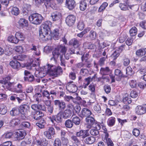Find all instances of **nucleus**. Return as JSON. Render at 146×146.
<instances>
[{
	"mask_svg": "<svg viewBox=\"0 0 146 146\" xmlns=\"http://www.w3.org/2000/svg\"><path fill=\"white\" fill-rule=\"evenodd\" d=\"M85 142L88 144H92L96 140L95 138L92 136L89 137L85 138Z\"/></svg>",
	"mask_w": 146,
	"mask_h": 146,
	"instance_id": "obj_32",
	"label": "nucleus"
},
{
	"mask_svg": "<svg viewBox=\"0 0 146 146\" xmlns=\"http://www.w3.org/2000/svg\"><path fill=\"white\" fill-rule=\"evenodd\" d=\"M110 71V70L108 67H102L100 69V73L103 76L108 75Z\"/></svg>",
	"mask_w": 146,
	"mask_h": 146,
	"instance_id": "obj_27",
	"label": "nucleus"
},
{
	"mask_svg": "<svg viewBox=\"0 0 146 146\" xmlns=\"http://www.w3.org/2000/svg\"><path fill=\"white\" fill-rule=\"evenodd\" d=\"M44 1L45 5L46 8L50 7L53 8L55 3L53 1L51 0H43Z\"/></svg>",
	"mask_w": 146,
	"mask_h": 146,
	"instance_id": "obj_29",
	"label": "nucleus"
},
{
	"mask_svg": "<svg viewBox=\"0 0 146 146\" xmlns=\"http://www.w3.org/2000/svg\"><path fill=\"white\" fill-rule=\"evenodd\" d=\"M11 14L17 16L19 13V9L17 7H13L11 10Z\"/></svg>",
	"mask_w": 146,
	"mask_h": 146,
	"instance_id": "obj_45",
	"label": "nucleus"
},
{
	"mask_svg": "<svg viewBox=\"0 0 146 146\" xmlns=\"http://www.w3.org/2000/svg\"><path fill=\"white\" fill-rule=\"evenodd\" d=\"M70 45L72 46L74 48H78L80 44V42L76 38H74L71 40L69 42Z\"/></svg>",
	"mask_w": 146,
	"mask_h": 146,
	"instance_id": "obj_20",
	"label": "nucleus"
},
{
	"mask_svg": "<svg viewBox=\"0 0 146 146\" xmlns=\"http://www.w3.org/2000/svg\"><path fill=\"white\" fill-rule=\"evenodd\" d=\"M72 141L77 145L79 144L80 143V141L78 138L77 136L72 135L71 137Z\"/></svg>",
	"mask_w": 146,
	"mask_h": 146,
	"instance_id": "obj_61",
	"label": "nucleus"
},
{
	"mask_svg": "<svg viewBox=\"0 0 146 146\" xmlns=\"http://www.w3.org/2000/svg\"><path fill=\"white\" fill-rule=\"evenodd\" d=\"M91 28L90 27H88L85 29L83 31L81 32L80 33H78L77 35V36L80 38L82 37L84 35L87 33L88 32L90 31Z\"/></svg>",
	"mask_w": 146,
	"mask_h": 146,
	"instance_id": "obj_42",
	"label": "nucleus"
},
{
	"mask_svg": "<svg viewBox=\"0 0 146 146\" xmlns=\"http://www.w3.org/2000/svg\"><path fill=\"white\" fill-rule=\"evenodd\" d=\"M96 86V84L92 83L88 86V89L90 91L92 92H95V89Z\"/></svg>",
	"mask_w": 146,
	"mask_h": 146,
	"instance_id": "obj_55",
	"label": "nucleus"
},
{
	"mask_svg": "<svg viewBox=\"0 0 146 146\" xmlns=\"http://www.w3.org/2000/svg\"><path fill=\"white\" fill-rule=\"evenodd\" d=\"M54 102V105L58 108L59 110L62 111L65 109L66 107V104L63 101L57 100H55Z\"/></svg>",
	"mask_w": 146,
	"mask_h": 146,
	"instance_id": "obj_7",
	"label": "nucleus"
},
{
	"mask_svg": "<svg viewBox=\"0 0 146 146\" xmlns=\"http://www.w3.org/2000/svg\"><path fill=\"white\" fill-rule=\"evenodd\" d=\"M24 132L22 131L18 130L15 132V137L18 140H21L24 138Z\"/></svg>",
	"mask_w": 146,
	"mask_h": 146,
	"instance_id": "obj_24",
	"label": "nucleus"
},
{
	"mask_svg": "<svg viewBox=\"0 0 146 146\" xmlns=\"http://www.w3.org/2000/svg\"><path fill=\"white\" fill-rule=\"evenodd\" d=\"M66 6L70 10H72L76 6L74 0H66Z\"/></svg>",
	"mask_w": 146,
	"mask_h": 146,
	"instance_id": "obj_17",
	"label": "nucleus"
},
{
	"mask_svg": "<svg viewBox=\"0 0 146 146\" xmlns=\"http://www.w3.org/2000/svg\"><path fill=\"white\" fill-rule=\"evenodd\" d=\"M51 24L50 21H46L41 25L39 32V36L43 40L46 41L50 39L51 36L48 33H51L50 27Z\"/></svg>",
	"mask_w": 146,
	"mask_h": 146,
	"instance_id": "obj_2",
	"label": "nucleus"
},
{
	"mask_svg": "<svg viewBox=\"0 0 146 146\" xmlns=\"http://www.w3.org/2000/svg\"><path fill=\"white\" fill-rule=\"evenodd\" d=\"M31 108L33 110V111H37V110H40L44 111L46 110V108L45 106L44 105L42 106L40 104H32L31 106Z\"/></svg>",
	"mask_w": 146,
	"mask_h": 146,
	"instance_id": "obj_19",
	"label": "nucleus"
},
{
	"mask_svg": "<svg viewBox=\"0 0 146 146\" xmlns=\"http://www.w3.org/2000/svg\"><path fill=\"white\" fill-rule=\"evenodd\" d=\"M54 134V129L52 127H49L47 131H45L44 133V135L48 139H51L52 136Z\"/></svg>",
	"mask_w": 146,
	"mask_h": 146,
	"instance_id": "obj_15",
	"label": "nucleus"
},
{
	"mask_svg": "<svg viewBox=\"0 0 146 146\" xmlns=\"http://www.w3.org/2000/svg\"><path fill=\"white\" fill-rule=\"evenodd\" d=\"M87 6V4L86 0H83L80 2V10L82 11L85 10L86 9Z\"/></svg>",
	"mask_w": 146,
	"mask_h": 146,
	"instance_id": "obj_28",
	"label": "nucleus"
},
{
	"mask_svg": "<svg viewBox=\"0 0 146 146\" xmlns=\"http://www.w3.org/2000/svg\"><path fill=\"white\" fill-rule=\"evenodd\" d=\"M52 57L51 58V60H55L57 59L60 55V53L57 48L52 52Z\"/></svg>",
	"mask_w": 146,
	"mask_h": 146,
	"instance_id": "obj_31",
	"label": "nucleus"
},
{
	"mask_svg": "<svg viewBox=\"0 0 146 146\" xmlns=\"http://www.w3.org/2000/svg\"><path fill=\"white\" fill-rule=\"evenodd\" d=\"M119 6L121 9L123 11H126L128 10L129 7L131 9V7H130L129 5L124 3H120Z\"/></svg>",
	"mask_w": 146,
	"mask_h": 146,
	"instance_id": "obj_48",
	"label": "nucleus"
},
{
	"mask_svg": "<svg viewBox=\"0 0 146 146\" xmlns=\"http://www.w3.org/2000/svg\"><path fill=\"white\" fill-rule=\"evenodd\" d=\"M80 73L83 76H87L89 73V71L86 69L82 68L81 70Z\"/></svg>",
	"mask_w": 146,
	"mask_h": 146,
	"instance_id": "obj_60",
	"label": "nucleus"
},
{
	"mask_svg": "<svg viewBox=\"0 0 146 146\" xmlns=\"http://www.w3.org/2000/svg\"><path fill=\"white\" fill-rule=\"evenodd\" d=\"M76 135L77 137H82V138L84 139L89 135L88 131L86 130H81L77 132Z\"/></svg>",
	"mask_w": 146,
	"mask_h": 146,
	"instance_id": "obj_16",
	"label": "nucleus"
},
{
	"mask_svg": "<svg viewBox=\"0 0 146 146\" xmlns=\"http://www.w3.org/2000/svg\"><path fill=\"white\" fill-rule=\"evenodd\" d=\"M123 102L126 104H128L131 103L132 100L130 97L126 96L123 98Z\"/></svg>",
	"mask_w": 146,
	"mask_h": 146,
	"instance_id": "obj_54",
	"label": "nucleus"
},
{
	"mask_svg": "<svg viewBox=\"0 0 146 146\" xmlns=\"http://www.w3.org/2000/svg\"><path fill=\"white\" fill-rule=\"evenodd\" d=\"M83 46L85 48L89 49H93L96 48V46L91 42H86L83 44Z\"/></svg>",
	"mask_w": 146,
	"mask_h": 146,
	"instance_id": "obj_30",
	"label": "nucleus"
},
{
	"mask_svg": "<svg viewBox=\"0 0 146 146\" xmlns=\"http://www.w3.org/2000/svg\"><path fill=\"white\" fill-rule=\"evenodd\" d=\"M42 96L41 94L39 93H36L33 96L34 99L38 103L40 101V98Z\"/></svg>",
	"mask_w": 146,
	"mask_h": 146,
	"instance_id": "obj_52",
	"label": "nucleus"
},
{
	"mask_svg": "<svg viewBox=\"0 0 146 146\" xmlns=\"http://www.w3.org/2000/svg\"><path fill=\"white\" fill-rule=\"evenodd\" d=\"M43 70H41L38 72V74L36 73V77L41 78H43L46 76L47 74H49L51 76H57L61 75L63 72L62 68L59 66H56L53 65H49L44 67Z\"/></svg>",
	"mask_w": 146,
	"mask_h": 146,
	"instance_id": "obj_1",
	"label": "nucleus"
},
{
	"mask_svg": "<svg viewBox=\"0 0 146 146\" xmlns=\"http://www.w3.org/2000/svg\"><path fill=\"white\" fill-rule=\"evenodd\" d=\"M85 121L86 127L88 129L91 128L92 125L97 122L93 117L90 116L86 118Z\"/></svg>",
	"mask_w": 146,
	"mask_h": 146,
	"instance_id": "obj_8",
	"label": "nucleus"
},
{
	"mask_svg": "<svg viewBox=\"0 0 146 146\" xmlns=\"http://www.w3.org/2000/svg\"><path fill=\"white\" fill-rule=\"evenodd\" d=\"M62 113L60 111L56 115L50 116L48 117V118L52 123H54V121L60 123L62 121Z\"/></svg>",
	"mask_w": 146,
	"mask_h": 146,
	"instance_id": "obj_6",
	"label": "nucleus"
},
{
	"mask_svg": "<svg viewBox=\"0 0 146 146\" xmlns=\"http://www.w3.org/2000/svg\"><path fill=\"white\" fill-rule=\"evenodd\" d=\"M31 115L35 119H40L41 117L44 116V114L40 111H31Z\"/></svg>",
	"mask_w": 146,
	"mask_h": 146,
	"instance_id": "obj_10",
	"label": "nucleus"
},
{
	"mask_svg": "<svg viewBox=\"0 0 146 146\" xmlns=\"http://www.w3.org/2000/svg\"><path fill=\"white\" fill-rule=\"evenodd\" d=\"M19 109L17 107L13 108L10 111V114L12 116H15L18 115L19 113Z\"/></svg>",
	"mask_w": 146,
	"mask_h": 146,
	"instance_id": "obj_38",
	"label": "nucleus"
},
{
	"mask_svg": "<svg viewBox=\"0 0 146 146\" xmlns=\"http://www.w3.org/2000/svg\"><path fill=\"white\" fill-rule=\"evenodd\" d=\"M114 73L116 77L115 79L117 81H119L123 77V74L121 71L119 69H116L114 71Z\"/></svg>",
	"mask_w": 146,
	"mask_h": 146,
	"instance_id": "obj_22",
	"label": "nucleus"
},
{
	"mask_svg": "<svg viewBox=\"0 0 146 146\" xmlns=\"http://www.w3.org/2000/svg\"><path fill=\"white\" fill-rule=\"evenodd\" d=\"M96 33L93 30H91L89 33V37L91 40H95L96 37Z\"/></svg>",
	"mask_w": 146,
	"mask_h": 146,
	"instance_id": "obj_44",
	"label": "nucleus"
},
{
	"mask_svg": "<svg viewBox=\"0 0 146 146\" xmlns=\"http://www.w3.org/2000/svg\"><path fill=\"white\" fill-rule=\"evenodd\" d=\"M72 120L73 123H74L76 125H79L81 122V120L78 116L73 117L72 119Z\"/></svg>",
	"mask_w": 146,
	"mask_h": 146,
	"instance_id": "obj_50",
	"label": "nucleus"
},
{
	"mask_svg": "<svg viewBox=\"0 0 146 146\" xmlns=\"http://www.w3.org/2000/svg\"><path fill=\"white\" fill-rule=\"evenodd\" d=\"M7 112L6 107L3 104L0 105V114L5 115Z\"/></svg>",
	"mask_w": 146,
	"mask_h": 146,
	"instance_id": "obj_46",
	"label": "nucleus"
},
{
	"mask_svg": "<svg viewBox=\"0 0 146 146\" xmlns=\"http://www.w3.org/2000/svg\"><path fill=\"white\" fill-rule=\"evenodd\" d=\"M51 17L54 21H56L60 20L61 17V14L58 12H55L52 14Z\"/></svg>",
	"mask_w": 146,
	"mask_h": 146,
	"instance_id": "obj_26",
	"label": "nucleus"
},
{
	"mask_svg": "<svg viewBox=\"0 0 146 146\" xmlns=\"http://www.w3.org/2000/svg\"><path fill=\"white\" fill-rule=\"evenodd\" d=\"M108 135L107 134L106 137L104 138V141L107 143V146H114L113 142L111 139L108 138L109 136H108Z\"/></svg>",
	"mask_w": 146,
	"mask_h": 146,
	"instance_id": "obj_37",
	"label": "nucleus"
},
{
	"mask_svg": "<svg viewBox=\"0 0 146 146\" xmlns=\"http://www.w3.org/2000/svg\"><path fill=\"white\" fill-rule=\"evenodd\" d=\"M126 74L128 75H131L134 74L132 68L130 66H128L126 69Z\"/></svg>",
	"mask_w": 146,
	"mask_h": 146,
	"instance_id": "obj_57",
	"label": "nucleus"
},
{
	"mask_svg": "<svg viewBox=\"0 0 146 146\" xmlns=\"http://www.w3.org/2000/svg\"><path fill=\"white\" fill-rule=\"evenodd\" d=\"M53 38L55 40H58L59 38V30L57 29H54L53 31Z\"/></svg>",
	"mask_w": 146,
	"mask_h": 146,
	"instance_id": "obj_49",
	"label": "nucleus"
},
{
	"mask_svg": "<svg viewBox=\"0 0 146 146\" xmlns=\"http://www.w3.org/2000/svg\"><path fill=\"white\" fill-rule=\"evenodd\" d=\"M97 127H96L95 129H91L90 131V134L93 136H96L99 135V132L98 130L97 129Z\"/></svg>",
	"mask_w": 146,
	"mask_h": 146,
	"instance_id": "obj_47",
	"label": "nucleus"
},
{
	"mask_svg": "<svg viewBox=\"0 0 146 146\" xmlns=\"http://www.w3.org/2000/svg\"><path fill=\"white\" fill-rule=\"evenodd\" d=\"M34 79V76L32 75H30L28 76L24 77V80L25 81H28L29 82H32L33 81Z\"/></svg>",
	"mask_w": 146,
	"mask_h": 146,
	"instance_id": "obj_59",
	"label": "nucleus"
},
{
	"mask_svg": "<svg viewBox=\"0 0 146 146\" xmlns=\"http://www.w3.org/2000/svg\"><path fill=\"white\" fill-rule=\"evenodd\" d=\"M20 123V120L18 119H13L10 122V125L12 127L17 125Z\"/></svg>",
	"mask_w": 146,
	"mask_h": 146,
	"instance_id": "obj_43",
	"label": "nucleus"
},
{
	"mask_svg": "<svg viewBox=\"0 0 146 146\" xmlns=\"http://www.w3.org/2000/svg\"><path fill=\"white\" fill-rule=\"evenodd\" d=\"M108 5V4L107 3L104 2L103 3L99 8L98 11L100 12L104 11Z\"/></svg>",
	"mask_w": 146,
	"mask_h": 146,
	"instance_id": "obj_56",
	"label": "nucleus"
},
{
	"mask_svg": "<svg viewBox=\"0 0 146 146\" xmlns=\"http://www.w3.org/2000/svg\"><path fill=\"white\" fill-rule=\"evenodd\" d=\"M18 23L19 27L22 28L25 27H27L28 25V21L23 18L20 19Z\"/></svg>",
	"mask_w": 146,
	"mask_h": 146,
	"instance_id": "obj_21",
	"label": "nucleus"
},
{
	"mask_svg": "<svg viewBox=\"0 0 146 146\" xmlns=\"http://www.w3.org/2000/svg\"><path fill=\"white\" fill-rule=\"evenodd\" d=\"M84 25L82 21H80L78 23L77 25V28L79 30L82 31L84 28Z\"/></svg>",
	"mask_w": 146,
	"mask_h": 146,
	"instance_id": "obj_58",
	"label": "nucleus"
},
{
	"mask_svg": "<svg viewBox=\"0 0 146 146\" xmlns=\"http://www.w3.org/2000/svg\"><path fill=\"white\" fill-rule=\"evenodd\" d=\"M15 37L18 39L19 42V40H23L24 38V36L23 34L21 32H17L15 34Z\"/></svg>",
	"mask_w": 146,
	"mask_h": 146,
	"instance_id": "obj_41",
	"label": "nucleus"
},
{
	"mask_svg": "<svg viewBox=\"0 0 146 146\" xmlns=\"http://www.w3.org/2000/svg\"><path fill=\"white\" fill-rule=\"evenodd\" d=\"M63 117L65 119L70 118L72 115V111L70 110H65L62 113Z\"/></svg>",
	"mask_w": 146,
	"mask_h": 146,
	"instance_id": "obj_25",
	"label": "nucleus"
},
{
	"mask_svg": "<svg viewBox=\"0 0 146 146\" xmlns=\"http://www.w3.org/2000/svg\"><path fill=\"white\" fill-rule=\"evenodd\" d=\"M76 19V17L74 15H69L66 17L65 22L68 26H71L74 24Z\"/></svg>",
	"mask_w": 146,
	"mask_h": 146,
	"instance_id": "obj_11",
	"label": "nucleus"
},
{
	"mask_svg": "<svg viewBox=\"0 0 146 146\" xmlns=\"http://www.w3.org/2000/svg\"><path fill=\"white\" fill-rule=\"evenodd\" d=\"M8 40L9 41L15 44H17L19 42L18 39H17L15 36L14 37L12 35L9 36L8 38Z\"/></svg>",
	"mask_w": 146,
	"mask_h": 146,
	"instance_id": "obj_36",
	"label": "nucleus"
},
{
	"mask_svg": "<svg viewBox=\"0 0 146 146\" xmlns=\"http://www.w3.org/2000/svg\"><path fill=\"white\" fill-rule=\"evenodd\" d=\"M94 110L98 113L101 112V108L100 105L98 104H96L94 106Z\"/></svg>",
	"mask_w": 146,
	"mask_h": 146,
	"instance_id": "obj_63",
	"label": "nucleus"
},
{
	"mask_svg": "<svg viewBox=\"0 0 146 146\" xmlns=\"http://www.w3.org/2000/svg\"><path fill=\"white\" fill-rule=\"evenodd\" d=\"M29 19L31 23L35 25H39L42 22L43 17L40 14L35 13L31 15Z\"/></svg>",
	"mask_w": 146,
	"mask_h": 146,
	"instance_id": "obj_3",
	"label": "nucleus"
},
{
	"mask_svg": "<svg viewBox=\"0 0 146 146\" xmlns=\"http://www.w3.org/2000/svg\"><path fill=\"white\" fill-rule=\"evenodd\" d=\"M30 109L29 106L27 104H23L20 106L19 107V112L23 115L21 116V118L23 119H25L27 118L25 115L27 114L28 111Z\"/></svg>",
	"mask_w": 146,
	"mask_h": 146,
	"instance_id": "obj_4",
	"label": "nucleus"
},
{
	"mask_svg": "<svg viewBox=\"0 0 146 146\" xmlns=\"http://www.w3.org/2000/svg\"><path fill=\"white\" fill-rule=\"evenodd\" d=\"M10 99L13 101H15L17 100L19 103H20L23 100V98L21 97L17 96V95L14 94L13 96H11Z\"/></svg>",
	"mask_w": 146,
	"mask_h": 146,
	"instance_id": "obj_34",
	"label": "nucleus"
},
{
	"mask_svg": "<svg viewBox=\"0 0 146 146\" xmlns=\"http://www.w3.org/2000/svg\"><path fill=\"white\" fill-rule=\"evenodd\" d=\"M57 48L58 49L59 52H60L62 54V55L60 54L61 55H63V56L67 60H68L69 59V56H68V57L67 56L68 54H65L67 51V48L64 46L60 45L57 46Z\"/></svg>",
	"mask_w": 146,
	"mask_h": 146,
	"instance_id": "obj_14",
	"label": "nucleus"
},
{
	"mask_svg": "<svg viewBox=\"0 0 146 146\" xmlns=\"http://www.w3.org/2000/svg\"><path fill=\"white\" fill-rule=\"evenodd\" d=\"M127 38V36L125 34H121L119 38V41L120 43L124 42Z\"/></svg>",
	"mask_w": 146,
	"mask_h": 146,
	"instance_id": "obj_62",
	"label": "nucleus"
},
{
	"mask_svg": "<svg viewBox=\"0 0 146 146\" xmlns=\"http://www.w3.org/2000/svg\"><path fill=\"white\" fill-rule=\"evenodd\" d=\"M92 114L91 111L88 108H84L78 114L79 116L82 118L89 117Z\"/></svg>",
	"mask_w": 146,
	"mask_h": 146,
	"instance_id": "obj_12",
	"label": "nucleus"
},
{
	"mask_svg": "<svg viewBox=\"0 0 146 146\" xmlns=\"http://www.w3.org/2000/svg\"><path fill=\"white\" fill-rule=\"evenodd\" d=\"M125 46V45H122L115 50L111 55V57L113 58V60H116L119 56L120 53L122 51Z\"/></svg>",
	"mask_w": 146,
	"mask_h": 146,
	"instance_id": "obj_9",
	"label": "nucleus"
},
{
	"mask_svg": "<svg viewBox=\"0 0 146 146\" xmlns=\"http://www.w3.org/2000/svg\"><path fill=\"white\" fill-rule=\"evenodd\" d=\"M137 28L134 27H132L129 31L130 35L131 36H133L137 34Z\"/></svg>",
	"mask_w": 146,
	"mask_h": 146,
	"instance_id": "obj_51",
	"label": "nucleus"
},
{
	"mask_svg": "<svg viewBox=\"0 0 146 146\" xmlns=\"http://www.w3.org/2000/svg\"><path fill=\"white\" fill-rule=\"evenodd\" d=\"M115 118L113 117H111L108 119L107 122L109 126L112 127L115 125Z\"/></svg>",
	"mask_w": 146,
	"mask_h": 146,
	"instance_id": "obj_33",
	"label": "nucleus"
},
{
	"mask_svg": "<svg viewBox=\"0 0 146 146\" xmlns=\"http://www.w3.org/2000/svg\"><path fill=\"white\" fill-rule=\"evenodd\" d=\"M146 54V48H141L136 52V55L138 57H141Z\"/></svg>",
	"mask_w": 146,
	"mask_h": 146,
	"instance_id": "obj_23",
	"label": "nucleus"
},
{
	"mask_svg": "<svg viewBox=\"0 0 146 146\" xmlns=\"http://www.w3.org/2000/svg\"><path fill=\"white\" fill-rule=\"evenodd\" d=\"M4 88L7 89L8 90H11L12 86V83L10 82H6L4 85L3 86Z\"/></svg>",
	"mask_w": 146,
	"mask_h": 146,
	"instance_id": "obj_53",
	"label": "nucleus"
},
{
	"mask_svg": "<svg viewBox=\"0 0 146 146\" xmlns=\"http://www.w3.org/2000/svg\"><path fill=\"white\" fill-rule=\"evenodd\" d=\"M136 113L138 115L143 114L146 113V104L144 106H138L135 108Z\"/></svg>",
	"mask_w": 146,
	"mask_h": 146,
	"instance_id": "obj_13",
	"label": "nucleus"
},
{
	"mask_svg": "<svg viewBox=\"0 0 146 146\" xmlns=\"http://www.w3.org/2000/svg\"><path fill=\"white\" fill-rule=\"evenodd\" d=\"M10 66L13 68L19 70L21 67V64L17 60H13L10 62Z\"/></svg>",
	"mask_w": 146,
	"mask_h": 146,
	"instance_id": "obj_18",
	"label": "nucleus"
},
{
	"mask_svg": "<svg viewBox=\"0 0 146 146\" xmlns=\"http://www.w3.org/2000/svg\"><path fill=\"white\" fill-rule=\"evenodd\" d=\"M31 8L29 6H26L23 8L22 12L23 15H28L31 13Z\"/></svg>",
	"mask_w": 146,
	"mask_h": 146,
	"instance_id": "obj_35",
	"label": "nucleus"
},
{
	"mask_svg": "<svg viewBox=\"0 0 146 146\" xmlns=\"http://www.w3.org/2000/svg\"><path fill=\"white\" fill-rule=\"evenodd\" d=\"M66 88L68 91L72 93L76 92L78 89L74 83L71 81L68 82L66 86Z\"/></svg>",
	"mask_w": 146,
	"mask_h": 146,
	"instance_id": "obj_5",
	"label": "nucleus"
},
{
	"mask_svg": "<svg viewBox=\"0 0 146 146\" xmlns=\"http://www.w3.org/2000/svg\"><path fill=\"white\" fill-rule=\"evenodd\" d=\"M90 80V77H88L84 79L82 85L83 88L84 89L87 88V86L90 84V82H91Z\"/></svg>",
	"mask_w": 146,
	"mask_h": 146,
	"instance_id": "obj_39",
	"label": "nucleus"
},
{
	"mask_svg": "<svg viewBox=\"0 0 146 146\" xmlns=\"http://www.w3.org/2000/svg\"><path fill=\"white\" fill-rule=\"evenodd\" d=\"M64 125L66 127L71 128L73 126V123L72 120L68 119L65 121Z\"/></svg>",
	"mask_w": 146,
	"mask_h": 146,
	"instance_id": "obj_40",
	"label": "nucleus"
},
{
	"mask_svg": "<svg viewBox=\"0 0 146 146\" xmlns=\"http://www.w3.org/2000/svg\"><path fill=\"white\" fill-rule=\"evenodd\" d=\"M31 143V141H30L29 139H26L24 141H23L21 142V146H26L27 145H29Z\"/></svg>",
	"mask_w": 146,
	"mask_h": 146,
	"instance_id": "obj_64",
	"label": "nucleus"
}]
</instances>
